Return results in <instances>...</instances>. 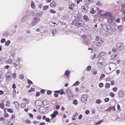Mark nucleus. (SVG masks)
Returning a JSON list of instances; mask_svg holds the SVG:
<instances>
[{"label": "nucleus", "instance_id": "nucleus-1", "mask_svg": "<svg viewBox=\"0 0 125 125\" xmlns=\"http://www.w3.org/2000/svg\"><path fill=\"white\" fill-rule=\"evenodd\" d=\"M73 24L75 26L77 27H82L83 25V21L81 19L80 17H77L74 21Z\"/></svg>", "mask_w": 125, "mask_h": 125}, {"label": "nucleus", "instance_id": "nucleus-2", "mask_svg": "<svg viewBox=\"0 0 125 125\" xmlns=\"http://www.w3.org/2000/svg\"><path fill=\"white\" fill-rule=\"evenodd\" d=\"M88 97V96L87 94L83 95L81 98V101L83 102L84 103L86 104V103L87 98Z\"/></svg>", "mask_w": 125, "mask_h": 125}, {"label": "nucleus", "instance_id": "nucleus-3", "mask_svg": "<svg viewBox=\"0 0 125 125\" xmlns=\"http://www.w3.org/2000/svg\"><path fill=\"white\" fill-rule=\"evenodd\" d=\"M123 47V45L122 43H119L117 45V48L119 50H121Z\"/></svg>", "mask_w": 125, "mask_h": 125}, {"label": "nucleus", "instance_id": "nucleus-4", "mask_svg": "<svg viewBox=\"0 0 125 125\" xmlns=\"http://www.w3.org/2000/svg\"><path fill=\"white\" fill-rule=\"evenodd\" d=\"M68 8L71 10H73L75 4L72 2H69L68 3Z\"/></svg>", "mask_w": 125, "mask_h": 125}, {"label": "nucleus", "instance_id": "nucleus-5", "mask_svg": "<svg viewBox=\"0 0 125 125\" xmlns=\"http://www.w3.org/2000/svg\"><path fill=\"white\" fill-rule=\"evenodd\" d=\"M115 16H113L112 14H111L108 19L109 22L110 23L111 22L113 21L115 19Z\"/></svg>", "mask_w": 125, "mask_h": 125}, {"label": "nucleus", "instance_id": "nucleus-6", "mask_svg": "<svg viewBox=\"0 0 125 125\" xmlns=\"http://www.w3.org/2000/svg\"><path fill=\"white\" fill-rule=\"evenodd\" d=\"M39 111L40 113H44L46 111V109L43 107H40L39 109Z\"/></svg>", "mask_w": 125, "mask_h": 125}, {"label": "nucleus", "instance_id": "nucleus-7", "mask_svg": "<svg viewBox=\"0 0 125 125\" xmlns=\"http://www.w3.org/2000/svg\"><path fill=\"white\" fill-rule=\"evenodd\" d=\"M111 14V13L108 12H106L103 14V15H102V16L104 17L105 18H106L107 19H108Z\"/></svg>", "mask_w": 125, "mask_h": 125}, {"label": "nucleus", "instance_id": "nucleus-8", "mask_svg": "<svg viewBox=\"0 0 125 125\" xmlns=\"http://www.w3.org/2000/svg\"><path fill=\"white\" fill-rule=\"evenodd\" d=\"M42 104V102L40 100H37L35 103V105L37 106H41Z\"/></svg>", "mask_w": 125, "mask_h": 125}, {"label": "nucleus", "instance_id": "nucleus-9", "mask_svg": "<svg viewBox=\"0 0 125 125\" xmlns=\"http://www.w3.org/2000/svg\"><path fill=\"white\" fill-rule=\"evenodd\" d=\"M57 20H56V22H53L52 20L51 22H49V25L52 26L56 25L58 23V21H57Z\"/></svg>", "mask_w": 125, "mask_h": 125}, {"label": "nucleus", "instance_id": "nucleus-10", "mask_svg": "<svg viewBox=\"0 0 125 125\" xmlns=\"http://www.w3.org/2000/svg\"><path fill=\"white\" fill-rule=\"evenodd\" d=\"M10 74L11 73L10 72H9L7 73L6 74V78L8 80H10L11 79V77L10 76Z\"/></svg>", "mask_w": 125, "mask_h": 125}, {"label": "nucleus", "instance_id": "nucleus-11", "mask_svg": "<svg viewBox=\"0 0 125 125\" xmlns=\"http://www.w3.org/2000/svg\"><path fill=\"white\" fill-rule=\"evenodd\" d=\"M58 113V112L57 111H55L52 114L50 115L52 117V119L55 117L56 116V115H57Z\"/></svg>", "mask_w": 125, "mask_h": 125}, {"label": "nucleus", "instance_id": "nucleus-12", "mask_svg": "<svg viewBox=\"0 0 125 125\" xmlns=\"http://www.w3.org/2000/svg\"><path fill=\"white\" fill-rule=\"evenodd\" d=\"M57 5L56 2L54 1H52L50 4V5L51 7H55Z\"/></svg>", "mask_w": 125, "mask_h": 125}, {"label": "nucleus", "instance_id": "nucleus-13", "mask_svg": "<svg viewBox=\"0 0 125 125\" xmlns=\"http://www.w3.org/2000/svg\"><path fill=\"white\" fill-rule=\"evenodd\" d=\"M12 63L15 65L16 68L17 69H20V64H17L16 62H13Z\"/></svg>", "mask_w": 125, "mask_h": 125}, {"label": "nucleus", "instance_id": "nucleus-14", "mask_svg": "<svg viewBox=\"0 0 125 125\" xmlns=\"http://www.w3.org/2000/svg\"><path fill=\"white\" fill-rule=\"evenodd\" d=\"M117 29L118 30V31H122L123 30V26L121 25L118 26L117 27Z\"/></svg>", "mask_w": 125, "mask_h": 125}, {"label": "nucleus", "instance_id": "nucleus-15", "mask_svg": "<svg viewBox=\"0 0 125 125\" xmlns=\"http://www.w3.org/2000/svg\"><path fill=\"white\" fill-rule=\"evenodd\" d=\"M67 96L69 99L70 100H71L74 98V95L73 94L68 95Z\"/></svg>", "mask_w": 125, "mask_h": 125}, {"label": "nucleus", "instance_id": "nucleus-16", "mask_svg": "<svg viewBox=\"0 0 125 125\" xmlns=\"http://www.w3.org/2000/svg\"><path fill=\"white\" fill-rule=\"evenodd\" d=\"M51 32L52 36H54L57 33V31L55 29H53L51 30Z\"/></svg>", "mask_w": 125, "mask_h": 125}, {"label": "nucleus", "instance_id": "nucleus-17", "mask_svg": "<svg viewBox=\"0 0 125 125\" xmlns=\"http://www.w3.org/2000/svg\"><path fill=\"white\" fill-rule=\"evenodd\" d=\"M28 16H23L22 19L21 21L24 22L26 21L27 19Z\"/></svg>", "mask_w": 125, "mask_h": 125}, {"label": "nucleus", "instance_id": "nucleus-18", "mask_svg": "<svg viewBox=\"0 0 125 125\" xmlns=\"http://www.w3.org/2000/svg\"><path fill=\"white\" fill-rule=\"evenodd\" d=\"M66 91L67 95L73 94L71 90L69 89H67Z\"/></svg>", "mask_w": 125, "mask_h": 125}, {"label": "nucleus", "instance_id": "nucleus-19", "mask_svg": "<svg viewBox=\"0 0 125 125\" xmlns=\"http://www.w3.org/2000/svg\"><path fill=\"white\" fill-rule=\"evenodd\" d=\"M50 103L49 102L46 100H45L43 101L42 102V104L44 105H46Z\"/></svg>", "mask_w": 125, "mask_h": 125}, {"label": "nucleus", "instance_id": "nucleus-20", "mask_svg": "<svg viewBox=\"0 0 125 125\" xmlns=\"http://www.w3.org/2000/svg\"><path fill=\"white\" fill-rule=\"evenodd\" d=\"M83 18L84 20L85 21H88L89 20V18L86 15H83Z\"/></svg>", "mask_w": 125, "mask_h": 125}, {"label": "nucleus", "instance_id": "nucleus-21", "mask_svg": "<svg viewBox=\"0 0 125 125\" xmlns=\"http://www.w3.org/2000/svg\"><path fill=\"white\" fill-rule=\"evenodd\" d=\"M123 92L122 90L120 91L118 93V95L120 97H122L124 96Z\"/></svg>", "mask_w": 125, "mask_h": 125}, {"label": "nucleus", "instance_id": "nucleus-22", "mask_svg": "<svg viewBox=\"0 0 125 125\" xmlns=\"http://www.w3.org/2000/svg\"><path fill=\"white\" fill-rule=\"evenodd\" d=\"M6 63L7 64H11L12 62V60L9 58L8 59L5 61Z\"/></svg>", "mask_w": 125, "mask_h": 125}, {"label": "nucleus", "instance_id": "nucleus-23", "mask_svg": "<svg viewBox=\"0 0 125 125\" xmlns=\"http://www.w3.org/2000/svg\"><path fill=\"white\" fill-rule=\"evenodd\" d=\"M78 114L77 112H76L75 113V115H74L73 116L72 120H74L76 119V116H77L78 115Z\"/></svg>", "mask_w": 125, "mask_h": 125}, {"label": "nucleus", "instance_id": "nucleus-24", "mask_svg": "<svg viewBox=\"0 0 125 125\" xmlns=\"http://www.w3.org/2000/svg\"><path fill=\"white\" fill-rule=\"evenodd\" d=\"M10 102L9 101H7L5 104V106L6 107H9L10 106Z\"/></svg>", "mask_w": 125, "mask_h": 125}, {"label": "nucleus", "instance_id": "nucleus-25", "mask_svg": "<svg viewBox=\"0 0 125 125\" xmlns=\"http://www.w3.org/2000/svg\"><path fill=\"white\" fill-rule=\"evenodd\" d=\"M34 21L36 23H38L40 22V20L39 18H38L36 17H34Z\"/></svg>", "mask_w": 125, "mask_h": 125}, {"label": "nucleus", "instance_id": "nucleus-26", "mask_svg": "<svg viewBox=\"0 0 125 125\" xmlns=\"http://www.w3.org/2000/svg\"><path fill=\"white\" fill-rule=\"evenodd\" d=\"M70 73V72L68 70H67L65 71V75L66 76H68L69 75Z\"/></svg>", "mask_w": 125, "mask_h": 125}, {"label": "nucleus", "instance_id": "nucleus-27", "mask_svg": "<svg viewBox=\"0 0 125 125\" xmlns=\"http://www.w3.org/2000/svg\"><path fill=\"white\" fill-rule=\"evenodd\" d=\"M16 91L15 89H14L12 91L13 93V97L14 98H15L16 96Z\"/></svg>", "mask_w": 125, "mask_h": 125}, {"label": "nucleus", "instance_id": "nucleus-28", "mask_svg": "<svg viewBox=\"0 0 125 125\" xmlns=\"http://www.w3.org/2000/svg\"><path fill=\"white\" fill-rule=\"evenodd\" d=\"M31 6L33 9H34L35 8V6L34 2L33 1H31Z\"/></svg>", "mask_w": 125, "mask_h": 125}, {"label": "nucleus", "instance_id": "nucleus-29", "mask_svg": "<svg viewBox=\"0 0 125 125\" xmlns=\"http://www.w3.org/2000/svg\"><path fill=\"white\" fill-rule=\"evenodd\" d=\"M82 9L83 12H86L87 11V10L86 8L84 7H82Z\"/></svg>", "mask_w": 125, "mask_h": 125}, {"label": "nucleus", "instance_id": "nucleus-30", "mask_svg": "<svg viewBox=\"0 0 125 125\" xmlns=\"http://www.w3.org/2000/svg\"><path fill=\"white\" fill-rule=\"evenodd\" d=\"M121 11L123 12L124 14H125V7H123L121 9Z\"/></svg>", "mask_w": 125, "mask_h": 125}, {"label": "nucleus", "instance_id": "nucleus-31", "mask_svg": "<svg viewBox=\"0 0 125 125\" xmlns=\"http://www.w3.org/2000/svg\"><path fill=\"white\" fill-rule=\"evenodd\" d=\"M90 11V13L92 14H94L96 12V11L94 10L93 8H92Z\"/></svg>", "mask_w": 125, "mask_h": 125}, {"label": "nucleus", "instance_id": "nucleus-32", "mask_svg": "<svg viewBox=\"0 0 125 125\" xmlns=\"http://www.w3.org/2000/svg\"><path fill=\"white\" fill-rule=\"evenodd\" d=\"M109 66H110L112 68H113L115 67V63L112 62L110 63V64Z\"/></svg>", "mask_w": 125, "mask_h": 125}, {"label": "nucleus", "instance_id": "nucleus-33", "mask_svg": "<svg viewBox=\"0 0 125 125\" xmlns=\"http://www.w3.org/2000/svg\"><path fill=\"white\" fill-rule=\"evenodd\" d=\"M10 43V40H8L5 42V45L6 46H8Z\"/></svg>", "mask_w": 125, "mask_h": 125}, {"label": "nucleus", "instance_id": "nucleus-34", "mask_svg": "<svg viewBox=\"0 0 125 125\" xmlns=\"http://www.w3.org/2000/svg\"><path fill=\"white\" fill-rule=\"evenodd\" d=\"M43 14V11H41L39 13H37L36 14V16H42Z\"/></svg>", "mask_w": 125, "mask_h": 125}, {"label": "nucleus", "instance_id": "nucleus-35", "mask_svg": "<svg viewBox=\"0 0 125 125\" xmlns=\"http://www.w3.org/2000/svg\"><path fill=\"white\" fill-rule=\"evenodd\" d=\"M87 3L89 4L90 2H92L94 1V0H84Z\"/></svg>", "mask_w": 125, "mask_h": 125}, {"label": "nucleus", "instance_id": "nucleus-36", "mask_svg": "<svg viewBox=\"0 0 125 125\" xmlns=\"http://www.w3.org/2000/svg\"><path fill=\"white\" fill-rule=\"evenodd\" d=\"M80 83L79 81H77L73 85V86H76L77 85H78L80 84Z\"/></svg>", "mask_w": 125, "mask_h": 125}, {"label": "nucleus", "instance_id": "nucleus-37", "mask_svg": "<svg viewBox=\"0 0 125 125\" xmlns=\"http://www.w3.org/2000/svg\"><path fill=\"white\" fill-rule=\"evenodd\" d=\"M110 86V84L109 83H106L105 85V86L106 88L109 87Z\"/></svg>", "mask_w": 125, "mask_h": 125}, {"label": "nucleus", "instance_id": "nucleus-38", "mask_svg": "<svg viewBox=\"0 0 125 125\" xmlns=\"http://www.w3.org/2000/svg\"><path fill=\"white\" fill-rule=\"evenodd\" d=\"M25 122L27 124H30L31 123V121L28 119H26L25 120Z\"/></svg>", "mask_w": 125, "mask_h": 125}, {"label": "nucleus", "instance_id": "nucleus-39", "mask_svg": "<svg viewBox=\"0 0 125 125\" xmlns=\"http://www.w3.org/2000/svg\"><path fill=\"white\" fill-rule=\"evenodd\" d=\"M14 104L16 107H18L19 106V104L17 102L15 101L14 102Z\"/></svg>", "mask_w": 125, "mask_h": 125}, {"label": "nucleus", "instance_id": "nucleus-40", "mask_svg": "<svg viewBox=\"0 0 125 125\" xmlns=\"http://www.w3.org/2000/svg\"><path fill=\"white\" fill-rule=\"evenodd\" d=\"M78 104V102L77 100L76 99L74 100L73 101V104L75 105H77Z\"/></svg>", "mask_w": 125, "mask_h": 125}, {"label": "nucleus", "instance_id": "nucleus-41", "mask_svg": "<svg viewBox=\"0 0 125 125\" xmlns=\"http://www.w3.org/2000/svg\"><path fill=\"white\" fill-rule=\"evenodd\" d=\"M48 7V5H45L43 8V10H46Z\"/></svg>", "mask_w": 125, "mask_h": 125}, {"label": "nucleus", "instance_id": "nucleus-42", "mask_svg": "<svg viewBox=\"0 0 125 125\" xmlns=\"http://www.w3.org/2000/svg\"><path fill=\"white\" fill-rule=\"evenodd\" d=\"M91 66H88L86 69V70L88 71H90L91 69Z\"/></svg>", "mask_w": 125, "mask_h": 125}, {"label": "nucleus", "instance_id": "nucleus-43", "mask_svg": "<svg viewBox=\"0 0 125 125\" xmlns=\"http://www.w3.org/2000/svg\"><path fill=\"white\" fill-rule=\"evenodd\" d=\"M7 111L8 112L10 113H12L13 112V111L12 109L11 108H8L7 109Z\"/></svg>", "mask_w": 125, "mask_h": 125}, {"label": "nucleus", "instance_id": "nucleus-44", "mask_svg": "<svg viewBox=\"0 0 125 125\" xmlns=\"http://www.w3.org/2000/svg\"><path fill=\"white\" fill-rule=\"evenodd\" d=\"M50 11L51 13H56V11L52 9H50Z\"/></svg>", "mask_w": 125, "mask_h": 125}, {"label": "nucleus", "instance_id": "nucleus-45", "mask_svg": "<svg viewBox=\"0 0 125 125\" xmlns=\"http://www.w3.org/2000/svg\"><path fill=\"white\" fill-rule=\"evenodd\" d=\"M102 123V120L99 121L97 122L95 124V125H98Z\"/></svg>", "mask_w": 125, "mask_h": 125}, {"label": "nucleus", "instance_id": "nucleus-46", "mask_svg": "<svg viewBox=\"0 0 125 125\" xmlns=\"http://www.w3.org/2000/svg\"><path fill=\"white\" fill-rule=\"evenodd\" d=\"M109 95L113 97H114L115 96V94L111 92L109 94Z\"/></svg>", "mask_w": 125, "mask_h": 125}, {"label": "nucleus", "instance_id": "nucleus-47", "mask_svg": "<svg viewBox=\"0 0 125 125\" xmlns=\"http://www.w3.org/2000/svg\"><path fill=\"white\" fill-rule=\"evenodd\" d=\"M3 35L5 37H7L9 35V32H6L4 33Z\"/></svg>", "mask_w": 125, "mask_h": 125}, {"label": "nucleus", "instance_id": "nucleus-48", "mask_svg": "<svg viewBox=\"0 0 125 125\" xmlns=\"http://www.w3.org/2000/svg\"><path fill=\"white\" fill-rule=\"evenodd\" d=\"M17 49L16 48H12L11 51V52L12 53V52H15L16 51Z\"/></svg>", "mask_w": 125, "mask_h": 125}, {"label": "nucleus", "instance_id": "nucleus-49", "mask_svg": "<svg viewBox=\"0 0 125 125\" xmlns=\"http://www.w3.org/2000/svg\"><path fill=\"white\" fill-rule=\"evenodd\" d=\"M12 77L14 79H15L16 78V74L15 73H13L12 74Z\"/></svg>", "mask_w": 125, "mask_h": 125}, {"label": "nucleus", "instance_id": "nucleus-50", "mask_svg": "<svg viewBox=\"0 0 125 125\" xmlns=\"http://www.w3.org/2000/svg\"><path fill=\"white\" fill-rule=\"evenodd\" d=\"M118 90V88L116 87H113V90L114 92H116Z\"/></svg>", "mask_w": 125, "mask_h": 125}, {"label": "nucleus", "instance_id": "nucleus-51", "mask_svg": "<svg viewBox=\"0 0 125 125\" xmlns=\"http://www.w3.org/2000/svg\"><path fill=\"white\" fill-rule=\"evenodd\" d=\"M0 107L2 109H3L4 108V105L3 103H0Z\"/></svg>", "mask_w": 125, "mask_h": 125}, {"label": "nucleus", "instance_id": "nucleus-52", "mask_svg": "<svg viewBox=\"0 0 125 125\" xmlns=\"http://www.w3.org/2000/svg\"><path fill=\"white\" fill-rule=\"evenodd\" d=\"M97 65L99 68H101L102 66V63H97Z\"/></svg>", "mask_w": 125, "mask_h": 125}, {"label": "nucleus", "instance_id": "nucleus-53", "mask_svg": "<svg viewBox=\"0 0 125 125\" xmlns=\"http://www.w3.org/2000/svg\"><path fill=\"white\" fill-rule=\"evenodd\" d=\"M19 78L20 79H22L24 78V76L23 75H20L19 76Z\"/></svg>", "mask_w": 125, "mask_h": 125}, {"label": "nucleus", "instance_id": "nucleus-54", "mask_svg": "<svg viewBox=\"0 0 125 125\" xmlns=\"http://www.w3.org/2000/svg\"><path fill=\"white\" fill-rule=\"evenodd\" d=\"M101 102V101L99 99H97L96 101V103L99 104Z\"/></svg>", "mask_w": 125, "mask_h": 125}, {"label": "nucleus", "instance_id": "nucleus-55", "mask_svg": "<svg viewBox=\"0 0 125 125\" xmlns=\"http://www.w3.org/2000/svg\"><path fill=\"white\" fill-rule=\"evenodd\" d=\"M27 82L30 84H32V82L29 79H27Z\"/></svg>", "mask_w": 125, "mask_h": 125}, {"label": "nucleus", "instance_id": "nucleus-56", "mask_svg": "<svg viewBox=\"0 0 125 125\" xmlns=\"http://www.w3.org/2000/svg\"><path fill=\"white\" fill-rule=\"evenodd\" d=\"M97 11V13L98 14H99L101 12V10H100L98 8H96Z\"/></svg>", "mask_w": 125, "mask_h": 125}, {"label": "nucleus", "instance_id": "nucleus-57", "mask_svg": "<svg viewBox=\"0 0 125 125\" xmlns=\"http://www.w3.org/2000/svg\"><path fill=\"white\" fill-rule=\"evenodd\" d=\"M34 124H38L39 123V121H37L36 120H34L32 122Z\"/></svg>", "mask_w": 125, "mask_h": 125}, {"label": "nucleus", "instance_id": "nucleus-58", "mask_svg": "<svg viewBox=\"0 0 125 125\" xmlns=\"http://www.w3.org/2000/svg\"><path fill=\"white\" fill-rule=\"evenodd\" d=\"M36 118L38 120H40L41 119V116L40 115L37 116L36 117Z\"/></svg>", "mask_w": 125, "mask_h": 125}, {"label": "nucleus", "instance_id": "nucleus-59", "mask_svg": "<svg viewBox=\"0 0 125 125\" xmlns=\"http://www.w3.org/2000/svg\"><path fill=\"white\" fill-rule=\"evenodd\" d=\"M95 57V55L94 54L93 55L91 56V58L92 60H93Z\"/></svg>", "mask_w": 125, "mask_h": 125}, {"label": "nucleus", "instance_id": "nucleus-60", "mask_svg": "<svg viewBox=\"0 0 125 125\" xmlns=\"http://www.w3.org/2000/svg\"><path fill=\"white\" fill-rule=\"evenodd\" d=\"M83 117V115L82 114H80L78 116V119H81Z\"/></svg>", "mask_w": 125, "mask_h": 125}, {"label": "nucleus", "instance_id": "nucleus-61", "mask_svg": "<svg viewBox=\"0 0 125 125\" xmlns=\"http://www.w3.org/2000/svg\"><path fill=\"white\" fill-rule=\"evenodd\" d=\"M109 100V99L108 98H106L104 99V101L105 102H107Z\"/></svg>", "mask_w": 125, "mask_h": 125}, {"label": "nucleus", "instance_id": "nucleus-62", "mask_svg": "<svg viewBox=\"0 0 125 125\" xmlns=\"http://www.w3.org/2000/svg\"><path fill=\"white\" fill-rule=\"evenodd\" d=\"M89 111L88 110H86L85 112V113L86 115H88L89 113Z\"/></svg>", "mask_w": 125, "mask_h": 125}, {"label": "nucleus", "instance_id": "nucleus-63", "mask_svg": "<svg viewBox=\"0 0 125 125\" xmlns=\"http://www.w3.org/2000/svg\"><path fill=\"white\" fill-rule=\"evenodd\" d=\"M21 106L23 108L24 107L26 106V105L25 104L22 103L21 104Z\"/></svg>", "mask_w": 125, "mask_h": 125}, {"label": "nucleus", "instance_id": "nucleus-64", "mask_svg": "<svg viewBox=\"0 0 125 125\" xmlns=\"http://www.w3.org/2000/svg\"><path fill=\"white\" fill-rule=\"evenodd\" d=\"M5 39L4 38H2L1 41V42L2 43H4L5 42Z\"/></svg>", "mask_w": 125, "mask_h": 125}]
</instances>
